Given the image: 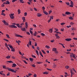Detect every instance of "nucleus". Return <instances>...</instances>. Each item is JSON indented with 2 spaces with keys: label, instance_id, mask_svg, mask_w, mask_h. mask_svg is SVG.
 <instances>
[{
  "label": "nucleus",
  "instance_id": "37",
  "mask_svg": "<svg viewBox=\"0 0 77 77\" xmlns=\"http://www.w3.org/2000/svg\"><path fill=\"white\" fill-rule=\"evenodd\" d=\"M29 32H30V33L32 34V35H33V32H32V31H31V30H30Z\"/></svg>",
  "mask_w": 77,
  "mask_h": 77
},
{
  "label": "nucleus",
  "instance_id": "34",
  "mask_svg": "<svg viewBox=\"0 0 77 77\" xmlns=\"http://www.w3.org/2000/svg\"><path fill=\"white\" fill-rule=\"evenodd\" d=\"M25 26L26 27H27L28 26V24L27 23V22L25 23Z\"/></svg>",
  "mask_w": 77,
  "mask_h": 77
},
{
  "label": "nucleus",
  "instance_id": "43",
  "mask_svg": "<svg viewBox=\"0 0 77 77\" xmlns=\"http://www.w3.org/2000/svg\"><path fill=\"white\" fill-rule=\"evenodd\" d=\"M24 16H25V17L27 15V13L26 12H25L24 13Z\"/></svg>",
  "mask_w": 77,
  "mask_h": 77
},
{
  "label": "nucleus",
  "instance_id": "1",
  "mask_svg": "<svg viewBox=\"0 0 77 77\" xmlns=\"http://www.w3.org/2000/svg\"><path fill=\"white\" fill-rule=\"evenodd\" d=\"M7 69L8 71H11L13 72H15V73H16V72H17L16 71L14 70V69H11L9 67L7 68Z\"/></svg>",
  "mask_w": 77,
  "mask_h": 77
},
{
  "label": "nucleus",
  "instance_id": "42",
  "mask_svg": "<svg viewBox=\"0 0 77 77\" xmlns=\"http://www.w3.org/2000/svg\"><path fill=\"white\" fill-rule=\"evenodd\" d=\"M42 9L43 11H44V10H45V8L44 7H42Z\"/></svg>",
  "mask_w": 77,
  "mask_h": 77
},
{
  "label": "nucleus",
  "instance_id": "41",
  "mask_svg": "<svg viewBox=\"0 0 77 77\" xmlns=\"http://www.w3.org/2000/svg\"><path fill=\"white\" fill-rule=\"evenodd\" d=\"M6 36L8 38H10V37H9V35L7 34L6 35Z\"/></svg>",
  "mask_w": 77,
  "mask_h": 77
},
{
  "label": "nucleus",
  "instance_id": "55",
  "mask_svg": "<svg viewBox=\"0 0 77 77\" xmlns=\"http://www.w3.org/2000/svg\"><path fill=\"white\" fill-rule=\"evenodd\" d=\"M23 62H24V63H26V64H27V63L26 62V61L25 60H23Z\"/></svg>",
  "mask_w": 77,
  "mask_h": 77
},
{
  "label": "nucleus",
  "instance_id": "9",
  "mask_svg": "<svg viewBox=\"0 0 77 77\" xmlns=\"http://www.w3.org/2000/svg\"><path fill=\"white\" fill-rule=\"evenodd\" d=\"M70 73L71 74V77H72V74H74V73H73V72H72V70L71 69L70 70Z\"/></svg>",
  "mask_w": 77,
  "mask_h": 77
},
{
  "label": "nucleus",
  "instance_id": "18",
  "mask_svg": "<svg viewBox=\"0 0 77 77\" xmlns=\"http://www.w3.org/2000/svg\"><path fill=\"white\" fill-rule=\"evenodd\" d=\"M10 4V2L8 1H7L6 2V5H9Z\"/></svg>",
  "mask_w": 77,
  "mask_h": 77
},
{
  "label": "nucleus",
  "instance_id": "38",
  "mask_svg": "<svg viewBox=\"0 0 77 77\" xmlns=\"http://www.w3.org/2000/svg\"><path fill=\"white\" fill-rule=\"evenodd\" d=\"M3 68L4 69H7V68H6V66H3Z\"/></svg>",
  "mask_w": 77,
  "mask_h": 77
},
{
  "label": "nucleus",
  "instance_id": "63",
  "mask_svg": "<svg viewBox=\"0 0 77 77\" xmlns=\"http://www.w3.org/2000/svg\"><path fill=\"white\" fill-rule=\"evenodd\" d=\"M28 75L29 76H30V75H32V74L30 73H29L28 74Z\"/></svg>",
  "mask_w": 77,
  "mask_h": 77
},
{
  "label": "nucleus",
  "instance_id": "49",
  "mask_svg": "<svg viewBox=\"0 0 77 77\" xmlns=\"http://www.w3.org/2000/svg\"><path fill=\"white\" fill-rule=\"evenodd\" d=\"M56 65L54 64L53 66V68H56Z\"/></svg>",
  "mask_w": 77,
  "mask_h": 77
},
{
  "label": "nucleus",
  "instance_id": "58",
  "mask_svg": "<svg viewBox=\"0 0 77 77\" xmlns=\"http://www.w3.org/2000/svg\"><path fill=\"white\" fill-rule=\"evenodd\" d=\"M57 60H59L57 59H55L54 60V61H57Z\"/></svg>",
  "mask_w": 77,
  "mask_h": 77
},
{
  "label": "nucleus",
  "instance_id": "56",
  "mask_svg": "<svg viewBox=\"0 0 77 77\" xmlns=\"http://www.w3.org/2000/svg\"><path fill=\"white\" fill-rule=\"evenodd\" d=\"M68 28H69V27H71V25H69V26H66Z\"/></svg>",
  "mask_w": 77,
  "mask_h": 77
},
{
  "label": "nucleus",
  "instance_id": "47",
  "mask_svg": "<svg viewBox=\"0 0 77 77\" xmlns=\"http://www.w3.org/2000/svg\"><path fill=\"white\" fill-rule=\"evenodd\" d=\"M59 38H60V37L59 36H56V39H59Z\"/></svg>",
  "mask_w": 77,
  "mask_h": 77
},
{
  "label": "nucleus",
  "instance_id": "46",
  "mask_svg": "<svg viewBox=\"0 0 77 77\" xmlns=\"http://www.w3.org/2000/svg\"><path fill=\"white\" fill-rule=\"evenodd\" d=\"M55 53H56V54L59 53V52H58V51H57V50H56V51H55Z\"/></svg>",
  "mask_w": 77,
  "mask_h": 77
},
{
  "label": "nucleus",
  "instance_id": "4",
  "mask_svg": "<svg viewBox=\"0 0 77 77\" xmlns=\"http://www.w3.org/2000/svg\"><path fill=\"white\" fill-rule=\"evenodd\" d=\"M2 22L4 24H5V25H6V26L9 25V24L8 23L6 22L5 20H2Z\"/></svg>",
  "mask_w": 77,
  "mask_h": 77
},
{
  "label": "nucleus",
  "instance_id": "35",
  "mask_svg": "<svg viewBox=\"0 0 77 77\" xmlns=\"http://www.w3.org/2000/svg\"><path fill=\"white\" fill-rule=\"evenodd\" d=\"M10 57H11V56H8L6 57V58H7V59H9Z\"/></svg>",
  "mask_w": 77,
  "mask_h": 77
},
{
  "label": "nucleus",
  "instance_id": "33",
  "mask_svg": "<svg viewBox=\"0 0 77 77\" xmlns=\"http://www.w3.org/2000/svg\"><path fill=\"white\" fill-rule=\"evenodd\" d=\"M61 25H62V26H63L64 25V24H65V23H60Z\"/></svg>",
  "mask_w": 77,
  "mask_h": 77
},
{
  "label": "nucleus",
  "instance_id": "54",
  "mask_svg": "<svg viewBox=\"0 0 77 77\" xmlns=\"http://www.w3.org/2000/svg\"><path fill=\"white\" fill-rule=\"evenodd\" d=\"M67 51H71V49H67Z\"/></svg>",
  "mask_w": 77,
  "mask_h": 77
},
{
  "label": "nucleus",
  "instance_id": "26",
  "mask_svg": "<svg viewBox=\"0 0 77 77\" xmlns=\"http://www.w3.org/2000/svg\"><path fill=\"white\" fill-rule=\"evenodd\" d=\"M36 53V54H37L38 56H39V52H38V51L37 50L36 51L35 50Z\"/></svg>",
  "mask_w": 77,
  "mask_h": 77
},
{
  "label": "nucleus",
  "instance_id": "39",
  "mask_svg": "<svg viewBox=\"0 0 77 77\" xmlns=\"http://www.w3.org/2000/svg\"><path fill=\"white\" fill-rule=\"evenodd\" d=\"M44 74H48V72H45L43 73Z\"/></svg>",
  "mask_w": 77,
  "mask_h": 77
},
{
  "label": "nucleus",
  "instance_id": "57",
  "mask_svg": "<svg viewBox=\"0 0 77 77\" xmlns=\"http://www.w3.org/2000/svg\"><path fill=\"white\" fill-rule=\"evenodd\" d=\"M4 40H5V41H6V42H9V40H7V39H4Z\"/></svg>",
  "mask_w": 77,
  "mask_h": 77
},
{
  "label": "nucleus",
  "instance_id": "50",
  "mask_svg": "<svg viewBox=\"0 0 77 77\" xmlns=\"http://www.w3.org/2000/svg\"><path fill=\"white\" fill-rule=\"evenodd\" d=\"M72 70L74 71H75V72H76V71L75 70V69H74V68H73L72 69Z\"/></svg>",
  "mask_w": 77,
  "mask_h": 77
},
{
  "label": "nucleus",
  "instance_id": "24",
  "mask_svg": "<svg viewBox=\"0 0 77 77\" xmlns=\"http://www.w3.org/2000/svg\"><path fill=\"white\" fill-rule=\"evenodd\" d=\"M11 51L12 52H15V49L14 48H13L11 49Z\"/></svg>",
  "mask_w": 77,
  "mask_h": 77
},
{
  "label": "nucleus",
  "instance_id": "2",
  "mask_svg": "<svg viewBox=\"0 0 77 77\" xmlns=\"http://www.w3.org/2000/svg\"><path fill=\"white\" fill-rule=\"evenodd\" d=\"M14 14H9V16H10L11 19H14Z\"/></svg>",
  "mask_w": 77,
  "mask_h": 77
},
{
  "label": "nucleus",
  "instance_id": "10",
  "mask_svg": "<svg viewBox=\"0 0 77 77\" xmlns=\"http://www.w3.org/2000/svg\"><path fill=\"white\" fill-rule=\"evenodd\" d=\"M72 56H73L72 57L73 58H74L75 59H76V57H75V56H76V55L75 54L72 53Z\"/></svg>",
  "mask_w": 77,
  "mask_h": 77
},
{
  "label": "nucleus",
  "instance_id": "8",
  "mask_svg": "<svg viewBox=\"0 0 77 77\" xmlns=\"http://www.w3.org/2000/svg\"><path fill=\"white\" fill-rule=\"evenodd\" d=\"M65 14H66V15H70L71 14V13L68 11H66L65 12Z\"/></svg>",
  "mask_w": 77,
  "mask_h": 77
},
{
  "label": "nucleus",
  "instance_id": "22",
  "mask_svg": "<svg viewBox=\"0 0 77 77\" xmlns=\"http://www.w3.org/2000/svg\"><path fill=\"white\" fill-rule=\"evenodd\" d=\"M29 60L31 62H32L33 61V59L31 58H29Z\"/></svg>",
  "mask_w": 77,
  "mask_h": 77
},
{
  "label": "nucleus",
  "instance_id": "16",
  "mask_svg": "<svg viewBox=\"0 0 77 77\" xmlns=\"http://www.w3.org/2000/svg\"><path fill=\"white\" fill-rule=\"evenodd\" d=\"M43 13H44V14H45L46 15H48V12H46L45 11H43Z\"/></svg>",
  "mask_w": 77,
  "mask_h": 77
},
{
  "label": "nucleus",
  "instance_id": "14",
  "mask_svg": "<svg viewBox=\"0 0 77 77\" xmlns=\"http://www.w3.org/2000/svg\"><path fill=\"white\" fill-rule=\"evenodd\" d=\"M8 46H9V48L11 49H12V48H14L11 45H8Z\"/></svg>",
  "mask_w": 77,
  "mask_h": 77
},
{
  "label": "nucleus",
  "instance_id": "12",
  "mask_svg": "<svg viewBox=\"0 0 77 77\" xmlns=\"http://www.w3.org/2000/svg\"><path fill=\"white\" fill-rule=\"evenodd\" d=\"M22 19L23 21V22H26V18H25V17H22Z\"/></svg>",
  "mask_w": 77,
  "mask_h": 77
},
{
  "label": "nucleus",
  "instance_id": "53",
  "mask_svg": "<svg viewBox=\"0 0 77 77\" xmlns=\"http://www.w3.org/2000/svg\"><path fill=\"white\" fill-rule=\"evenodd\" d=\"M32 57H33V58H36V56L33 55H32Z\"/></svg>",
  "mask_w": 77,
  "mask_h": 77
},
{
  "label": "nucleus",
  "instance_id": "48",
  "mask_svg": "<svg viewBox=\"0 0 77 77\" xmlns=\"http://www.w3.org/2000/svg\"><path fill=\"white\" fill-rule=\"evenodd\" d=\"M50 18L52 19V20H53V16H50Z\"/></svg>",
  "mask_w": 77,
  "mask_h": 77
},
{
  "label": "nucleus",
  "instance_id": "3",
  "mask_svg": "<svg viewBox=\"0 0 77 77\" xmlns=\"http://www.w3.org/2000/svg\"><path fill=\"white\" fill-rule=\"evenodd\" d=\"M9 27H11V28H17V27L15 26V25H10L9 26Z\"/></svg>",
  "mask_w": 77,
  "mask_h": 77
},
{
  "label": "nucleus",
  "instance_id": "20",
  "mask_svg": "<svg viewBox=\"0 0 77 77\" xmlns=\"http://www.w3.org/2000/svg\"><path fill=\"white\" fill-rule=\"evenodd\" d=\"M42 15V14H41L39 13H38L37 14V17H41Z\"/></svg>",
  "mask_w": 77,
  "mask_h": 77
},
{
  "label": "nucleus",
  "instance_id": "64",
  "mask_svg": "<svg viewBox=\"0 0 77 77\" xmlns=\"http://www.w3.org/2000/svg\"><path fill=\"white\" fill-rule=\"evenodd\" d=\"M33 75H34V77H36L37 75L36 74H34Z\"/></svg>",
  "mask_w": 77,
  "mask_h": 77
},
{
  "label": "nucleus",
  "instance_id": "61",
  "mask_svg": "<svg viewBox=\"0 0 77 77\" xmlns=\"http://www.w3.org/2000/svg\"><path fill=\"white\" fill-rule=\"evenodd\" d=\"M26 34H27V35H30V32H26Z\"/></svg>",
  "mask_w": 77,
  "mask_h": 77
},
{
  "label": "nucleus",
  "instance_id": "29",
  "mask_svg": "<svg viewBox=\"0 0 77 77\" xmlns=\"http://www.w3.org/2000/svg\"><path fill=\"white\" fill-rule=\"evenodd\" d=\"M70 5H74V3H73V2H72V1H71Z\"/></svg>",
  "mask_w": 77,
  "mask_h": 77
},
{
  "label": "nucleus",
  "instance_id": "5",
  "mask_svg": "<svg viewBox=\"0 0 77 77\" xmlns=\"http://www.w3.org/2000/svg\"><path fill=\"white\" fill-rule=\"evenodd\" d=\"M29 42L28 43V44H29V45H27V47H29V46L30 45H32V41H30V40H29Z\"/></svg>",
  "mask_w": 77,
  "mask_h": 77
},
{
  "label": "nucleus",
  "instance_id": "6",
  "mask_svg": "<svg viewBox=\"0 0 77 77\" xmlns=\"http://www.w3.org/2000/svg\"><path fill=\"white\" fill-rule=\"evenodd\" d=\"M16 26L18 27H19V28H22V27H23V26L20 25V24H17Z\"/></svg>",
  "mask_w": 77,
  "mask_h": 77
},
{
  "label": "nucleus",
  "instance_id": "31",
  "mask_svg": "<svg viewBox=\"0 0 77 77\" xmlns=\"http://www.w3.org/2000/svg\"><path fill=\"white\" fill-rule=\"evenodd\" d=\"M19 1H20V2L21 3H24V2H23V0H19Z\"/></svg>",
  "mask_w": 77,
  "mask_h": 77
},
{
  "label": "nucleus",
  "instance_id": "44",
  "mask_svg": "<svg viewBox=\"0 0 77 77\" xmlns=\"http://www.w3.org/2000/svg\"><path fill=\"white\" fill-rule=\"evenodd\" d=\"M70 25H73V24H74V23L73 22H71L70 23Z\"/></svg>",
  "mask_w": 77,
  "mask_h": 77
},
{
  "label": "nucleus",
  "instance_id": "51",
  "mask_svg": "<svg viewBox=\"0 0 77 77\" xmlns=\"http://www.w3.org/2000/svg\"><path fill=\"white\" fill-rule=\"evenodd\" d=\"M1 15H3V16H5V14H4L3 13H2Z\"/></svg>",
  "mask_w": 77,
  "mask_h": 77
},
{
  "label": "nucleus",
  "instance_id": "60",
  "mask_svg": "<svg viewBox=\"0 0 77 77\" xmlns=\"http://www.w3.org/2000/svg\"><path fill=\"white\" fill-rule=\"evenodd\" d=\"M42 63V62H37V63H38V64H41V63Z\"/></svg>",
  "mask_w": 77,
  "mask_h": 77
},
{
  "label": "nucleus",
  "instance_id": "19",
  "mask_svg": "<svg viewBox=\"0 0 77 77\" xmlns=\"http://www.w3.org/2000/svg\"><path fill=\"white\" fill-rule=\"evenodd\" d=\"M49 32H50V33H52L53 32V29H50Z\"/></svg>",
  "mask_w": 77,
  "mask_h": 77
},
{
  "label": "nucleus",
  "instance_id": "62",
  "mask_svg": "<svg viewBox=\"0 0 77 77\" xmlns=\"http://www.w3.org/2000/svg\"><path fill=\"white\" fill-rule=\"evenodd\" d=\"M18 0H12V2H17Z\"/></svg>",
  "mask_w": 77,
  "mask_h": 77
},
{
  "label": "nucleus",
  "instance_id": "15",
  "mask_svg": "<svg viewBox=\"0 0 77 77\" xmlns=\"http://www.w3.org/2000/svg\"><path fill=\"white\" fill-rule=\"evenodd\" d=\"M17 66V64L15 63H13V65L12 66V67H15Z\"/></svg>",
  "mask_w": 77,
  "mask_h": 77
},
{
  "label": "nucleus",
  "instance_id": "13",
  "mask_svg": "<svg viewBox=\"0 0 77 77\" xmlns=\"http://www.w3.org/2000/svg\"><path fill=\"white\" fill-rule=\"evenodd\" d=\"M57 50V48H52V51H56Z\"/></svg>",
  "mask_w": 77,
  "mask_h": 77
},
{
  "label": "nucleus",
  "instance_id": "11",
  "mask_svg": "<svg viewBox=\"0 0 77 77\" xmlns=\"http://www.w3.org/2000/svg\"><path fill=\"white\" fill-rule=\"evenodd\" d=\"M16 36H17V37H20V38H22V37H23V36L18 34H16Z\"/></svg>",
  "mask_w": 77,
  "mask_h": 77
},
{
  "label": "nucleus",
  "instance_id": "28",
  "mask_svg": "<svg viewBox=\"0 0 77 77\" xmlns=\"http://www.w3.org/2000/svg\"><path fill=\"white\" fill-rule=\"evenodd\" d=\"M69 19H70V20H73V18L71 16L69 17Z\"/></svg>",
  "mask_w": 77,
  "mask_h": 77
},
{
  "label": "nucleus",
  "instance_id": "32",
  "mask_svg": "<svg viewBox=\"0 0 77 77\" xmlns=\"http://www.w3.org/2000/svg\"><path fill=\"white\" fill-rule=\"evenodd\" d=\"M41 35L42 36H45V35L43 33H41Z\"/></svg>",
  "mask_w": 77,
  "mask_h": 77
},
{
  "label": "nucleus",
  "instance_id": "23",
  "mask_svg": "<svg viewBox=\"0 0 77 77\" xmlns=\"http://www.w3.org/2000/svg\"><path fill=\"white\" fill-rule=\"evenodd\" d=\"M45 47L46 48H47L48 49V48H50V46L47 45L45 46Z\"/></svg>",
  "mask_w": 77,
  "mask_h": 77
},
{
  "label": "nucleus",
  "instance_id": "52",
  "mask_svg": "<svg viewBox=\"0 0 77 77\" xmlns=\"http://www.w3.org/2000/svg\"><path fill=\"white\" fill-rule=\"evenodd\" d=\"M66 5H67L68 6H69V2H66Z\"/></svg>",
  "mask_w": 77,
  "mask_h": 77
},
{
  "label": "nucleus",
  "instance_id": "30",
  "mask_svg": "<svg viewBox=\"0 0 77 77\" xmlns=\"http://www.w3.org/2000/svg\"><path fill=\"white\" fill-rule=\"evenodd\" d=\"M18 14H20L21 13V11L20 10V9L18 10Z\"/></svg>",
  "mask_w": 77,
  "mask_h": 77
},
{
  "label": "nucleus",
  "instance_id": "21",
  "mask_svg": "<svg viewBox=\"0 0 77 77\" xmlns=\"http://www.w3.org/2000/svg\"><path fill=\"white\" fill-rule=\"evenodd\" d=\"M21 30L22 31H26V28H21Z\"/></svg>",
  "mask_w": 77,
  "mask_h": 77
},
{
  "label": "nucleus",
  "instance_id": "27",
  "mask_svg": "<svg viewBox=\"0 0 77 77\" xmlns=\"http://www.w3.org/2000/svg\"><path fill=\"white\" fill-rule=\"evenodd\" d=\"M7 62H8V63H13L14 62L12 61H7Z\"/></svg>",
  "mask_w": 77,
  "mask_h": 77
},
{
  "label": "nucleus",
  "instance_id": "17",
  "mask_svg": "<svg viewBox=\"0 0 77 77\" xmlns=\"http://www.w3.org/2000/svg\"><path fill=\"white\" fill-rule=\"evenodd\" d=\"M37 33H38L36 32L35 31L33 34L34 36H36V34H37Z\"/></svg>",
  "mask_w": 77,
  "mask_h": 77
},
{
  "label": "nucleus",
  "instance_id": "45",
  "mask_svg": "<svg viewBox=\"0 0 77 77\" xmlns=\"http://www.w3.org/2000/svg\"><path fill=\"white\" fill-rule=\"evenodd\" d=\"M5 47H8V45L7 43H5Z\"/></svg>",
  "mask_w": 77,
  "mask_h": 77
},
{
  "label": "nucleus",
  "instance_id": "7",
  "mask_svg": "<svg viewBox=\"0 0 77 77\" xmlns=\"http://www.w3.org/2000/svg\"><path fill=\"white\" fill-rule=\"evenodd\" d=\"M66 41H71L72 40V39L71 38H66L65 39Z\"/></svg>",
  "mask_w": 77,
  "mask_h": 77
},
{
  "label": "nucleus",
  "instance_id": "25",
  "mask_svg": "<svg viewBox=\"0 0 77 77\" xmlns=\"http://www.w3.org/2000/svg\"><path fill=\"white\" fill-rule=\"evenodd\" d=\"M24 23H22L20 24V26H24Z\"/></svg>",
  "mask_w": 77,
  "mask_h": 77
},
{
  "label": "nucleus",
  "instance_id": "40",
  "mask_svg": "<svg viewBox=\"0 0 77 77\" xmlns=\"http://www.w3.org/2000/svg\"><path fill=\"white\" fill-rule=\"evenodd\" d=\"M32 66L33 67H36V66L34 64H33L32 65Z\"/></svg>",
  "mask_w": 77,
  "mask_h": 77
},
{
  "label": "nucleus",
  "instance_id": "59",
  "mask_svg": "<svg viewBox=\"0 0 77 77\" xmlns=\"http://www.w3.org/2000/svg\"><path fill=\"white\" fill-rule=\"evenodd\" d=\"M51 12H52V11L50 10V11H49V14H51Z\"/></svg>",
  "mask_w": 77,
  "mask_h": 77
},
{
  "label": "nucleus",
  "instance_id": "36",
  "mask_svg": "<svg viewBox=\"0 0 77 77\" xmlns=\"http://www.w3.org/2000/svg\"><path fill=\"white\" fill-rule=\"evenodd\" d=\"M69 67V66H65V68H66V69H68Z\"/></svg>",
  "mask_w": 77,
  "mask_h": 77
}]
</instances>
